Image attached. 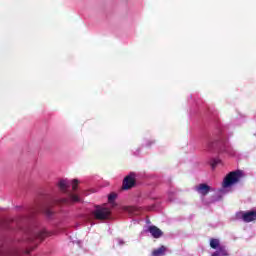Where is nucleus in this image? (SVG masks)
<instances>
[{
	"mask_svg": "<svg viewBox=\"0 0 256 256\" xmlns=\"http://www.w3.org/2000/svg\"><path fill=\"white\" fill-rule=\"evenodd\" d=\"M116 199H117V194L111 193L110 195H108V203H110V205H112V207L117 206V204L115 203Z\"/></svg>",
	"mask_w": 256,
	"mask_h": 256,
	"instance_id": "10",
	"label": "nucleus"
},
{
	"mask_svg": "<svg viewBox=\"0 0 256 256\" xmlns=\"http://www.w3.org/2000/svg\"><path fill=\"white\" fill-rule=\"evenodd\" d=\"M36 213H39V209H36Z\"/></svg>",
	"mask_w": 256,
	"mask_h": 256,
	"instance_id": "18",
	"label": "nucleus"
},
{
	"mask_svg": "<svg viewBox=\"0 0 256 256\" xmlns=\"http://www.w3.org/2000/svg\"><path fill=\"white\" fill-rule=\"evenodd\" d=\"M166 252H167V247L161 246L160 248L154 249L152 251V256H164Z\"/></svg>",
	"mask_w": 256,
	"mask_h": 256,
	"instance_id": "8",
	"label": "nucleus"
},
{
	"mask_svg": "<svg viewBox=\"0 0 256 256\" xmlns=\"http://www.w3.org/2000/svg\"><path fill=\"white\" fill-rule=\"evenodd\" d=\"M47 215H51V210H46Z\"/></svg>",
	"mask_w": 256,
	"mask_h": 256,
	"instance_id": "16",
	"label": "nucleus"
},
{
	"mask_svg": "<svg viewBox=\"0 0 256 256\" xmlns=\"http://www.w3.org/2000/svg\"><path fill=\"white\" fill-rule=\"evenodd\" d=\"M196 191H197V193H199L200 195L205 197L206 195H209V191H211V186H209L205 183H202V184H199L198 186H196Z\"/></svg>",
	"mask_w": 256,
	"mask_h": 256,
	"instance_id": "7",
	"label": "nucleus"
},
{
	"mask_svg": "<svg viewBox=\"0 0 256 256\" xmlns=\"http://www.w3.org/2000/svg\"><path fill=\"white\" fill-rule=\"evenodd\" d=\"M219 163H221V160L219 158L212 159V161H211L212 169H215V167H217L219 165Z\"/></svg>",
	"mask_w": 256,
	"mask_h": 256,
	"instance_id": "12",
	"label": "nucleus"
},
{
	"mask_svg": "<svg viewBox=\"0 0 256 256\" xmlns=\"http://www.w3.org/2000/svg\"><path fill=\"white\" fill-rule=\"evenodd\" d=\"M241 177H243V172H241V170L232 171L228 173L223 180L222 187L227 189V187H231V185L239 183V181H241Z\"/></svg>",
	"mask_w": 256,
	"mask_h": 256,
	"instance_id": "2",
	"label": "nucleus"
},
{
	"mask_svg": "<svg viewBox=\"0 0 256 256\" xmlns=\"http://www.w3.org/2000/svg\"><path fill=\"white\" fill-rule=\"evenodd\" d=\"M93 216L98 221H105L111 217V209L105 206H96V209L93 211Z\"/></svg>",
	"mask_w": 256,
	"mask_h": 256,
	"instance_id": "3",
	"label": "nucleus"
},
{
	"mask_svg": "<svg viewBox=\"0 0 256 256\" xmlns=\"http://www.w3.org/2000/svg\"><path fill=\"white\" fill-rule=\"evenodd\" d=\"M151 143H155V142H148V143H147V146H148V147H151Z\"/></svg>",
	"mask_w": 256,
	"mask_h": 256,
	"instance_id": "17",
	"label": "nucleus"
},
{
	"mask_svg": "<svg viewBox=\"0 0 256 256\" xmlns=\"http://www.w3.org/2000/svg\"><path fill=\"white\" fill-rule=\"evenodd\" d=\"M45 237H46L45 232H39L38 234H36V239H39L40 241H43Z\"/></svg>",
	"mask_w": 256,
	"mask_h": 256,
	"instance_id": "13",
	"label": "nucleus"
},
{
	"mask_svg": "<svg viewBox=\"0 0 256 256\" xmlns=\"http://www.w3.org/2000/svg\"><path fill=\"white\" fill-rule=\"evenodd\" d=\"M72 185V191H75L79 186V180L73 179L72 181L69 180H60L58 182V188L62 193H67L69 198H61L56 201L57 205H69L70 203H79L81 198L77 196V194H73L69 189Z\"/></svg>",
	"mask_w": 256,
	"mask_h": 256,
	"instance_id": "1",
	"label": "nucleus"
},
{
	"mask_svg": "<svg viewBox=\"0 0 256 256\" xmlns=\"http://www.w3.org/2000/svg\"><path fill=\"white\" fill-rule=\"evenodd\" d=\"M212 256H229V253L227 252V249H225L224 246H219L217 251H215Z\"/></svg>",
	"mask_w": 256,
	"mask_h": 256,
	"instance_id": "9",
	"label": "nucleus"
},
{
	"mask_svg": "<svg viewBox=\"0 0 256 256\" xmlns=\"http://www.w3.org/2000/svg\"><path fill=\"white\" fill-rule=\"evenodd\" d=\"M148 231L154 239H160V237H163V231L155 225L149 226Z\"/></svg>",
	"mask_w": 256,
	"mask_h": 256,
	"instance_id": "6",
	"label": "nucleus"
},
{
	"mask_svg": "<svg viewBox=\"0 0 256 256\" xmlns=\"http://www.w3.org/2000/svg\"><path fill=\"white\" fill-rule=\"evenodd\" d=\"M2 256H17V252H6Z\"/></svg>",
	"mask_w": 256,
	"mask_h": 256,
	"instance_id": "15",
	"label": "nucleus"
},
{
	"mask_svg": "<svg viewBox=\"0 0 256 256\" xmlns=\"http://www.w3.org/2000/svg\"><path fill=\"white\" fill-rule=\"evenodd\" d=\"M215 144V142H213V141H209L208 143H207V149H208V151H211V149H213V145Z\"/></svg>",
	"mask_w": 256,
	"mask_h": 256,
	"instance_id": "14",
	"label": "nucleus"
},
{
	"mask_svg": "<svg viewBox=\"0 0 256 256\" xmlns=\"http://www.w3.org/2000/svg\"><path fill=\"white\" fill-rule=\"evenodd\" d=\"M210 247L212 248V249H219V239H215V238H212L211 240H210Z\"/></svg>",
	"mask_w": 256,
	"mask_h": 256,
	"instance_id": "11",
	"label": "nucleus"
},
{
	"mask_svg": "<svg viewBox=\"0 0 256 256\" xmlns=\"http://www.w3.org/2000/svg\"><path fill=\"white\" fill-rule=\"evenodd\" d=\"M133 187H135V176H133V174H130L124 178L122 189L124 191H129V189H133Z\"/></svg>",
	"mask_w": 256,
	"mask_h": 256,
	"instance_id": "5",
	"label": "nucleus"
},
{
	"mask_svg": "<svg viewBox=\"0 0 256 256\" xmlns=\"http://www.w3.org/2000/svg\"><path fill=\"white\" fill-rule=\"evenodd\" d=\"M236 217L237 219H242L244 223H251L252 221H256V211L238 212Z\"/></svg>",
	"mask_w": 256,
	"mask_h": 256,
	"instance_id": "4",
	"label": "nucleus"
}]
</instances>
